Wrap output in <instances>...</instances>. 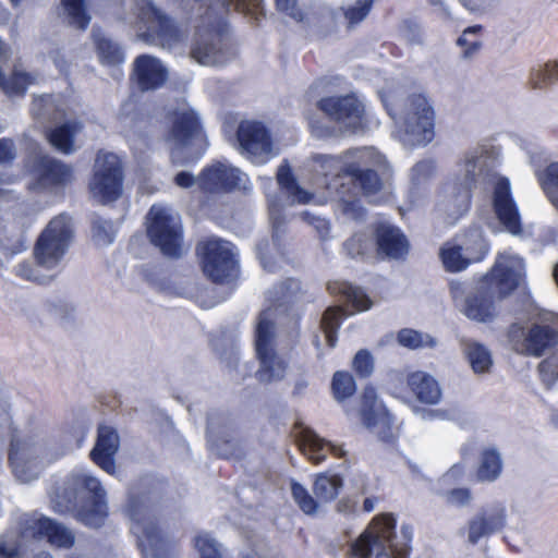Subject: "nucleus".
Masks as SVG:
<instances>
[{"instance_id":"10","label":"nucleus","mask_w":558,"mask_h":558,"mask_svg":"<svg viewBox=\"0 0 558 558\" xmlns=\"http://www.w3.org/2000/svg\"><path fill=\"white\" fill-rule=\"evenodd\" d=\"M72 238L71 220L64 215L53 218L37 239L34 256L47 268H57L64 258Z\"/></svg>"},{"instance_id":"49","label":"nucleus","mask_w":558,"mask_h":558,"mask_svg":"<svg viewBox=\"0 0 558 558\" xmlns=\"http://www.w3.org/2000/svg\"><path fill=\"white\" fill-rule=\"evenodd\" d=\"M291 495L300 510L305 514H315L318 509V500L300 483L291 481Z\"/></svg>"},{"instance_id":"12","label":"nucleus","mask_w":558,"mask_h":558,"mask_svg":"<svg viewBox=\"0 0 558 558\" xmlns=\"http://www.w3.org/2000/svg\"><path fill=\"white\" fill-rule=\"evenodd\" d=\"M147 234L153 244L163 255L179 257L182 255V228L177 215L166 207L155 205L148 214Z\"/></svg>"},{"instance_id":"15","label":"nucleus","mask_w":558,"mask_h":558,"mask_svg":"<svg viewBox=\"0 0 558 558\" xmlns=\"http://www.w3.org/2000/svg\"><path fill=\"white\" fill-rule=\"evenodd\" d=\"M242 171L229 162L215 161L198 175V187L208 194H227L239 187Z\"/></svg>"},{"instance_id":"31","label":"nucleus","mask_w":558,"mask_h":558,"mask_svg":"<svg viewBox=\"0 0 558 558\" xmlns=\"http://www.w3.org/2000/svg\"><path fill=\"white\" fill-rule=\"evenodd\" d=\"M482 283L483 286H495L499 293L505 296L519 287V279L513 268L496 263L492 269L483 276Z\"/></svg>"},{"instance_id":"57","label":"nucleus","mask_w":558,"mask_h":558,"mask_svg":"<svg viewBox=\"0 0 558 558\" xmlns=\"http://www.w3.org/2000/svg\"><path fill=\"white\" fill-rule=\"evenodd\" d=\"M114 227L111 221L96 220L93 223V236L99 245H108L112 243L114 238Z\"/></svg>"},{"instance_id":"40","label":"nucleus","mask_w":558,"mask_h":558,"mask_svg":"<svg viewBox=\"0 0 558 558\" xmlns=\"http://www.w3.org/2000/svg\"><path fill=\"white\" fill-rule=\"evenodd\" d=\"M82 125L78 122H68L59 128H56L48 135L49 142L58 150L69 154L74 150L73 137L76 133L81 132Z\"/></svg>"},{"instance_id":"7","label":"nucleus","mask_w":558,"mask_h":558,"mask_svg":"<svg viewBox=\"0 0 558 558\" xmlns=\"http://www.w3.org/2000/svg\"><path fill=\"white\" fill-rule=\"evenodd\" d=\"M386 110L404 133V140L412 145H426L435 136V112L428 99L422 94L407 98L404 114L399 122L398 113L385 104Z\"/></svg>"},{"instance_id":"44","label":"nucleus","mask_w":558,"mask_h":558,"mask_svg":"<svg viewBox=\"0 0 558 558\" xmlns=\"http://www.w3.org/2000/svg\"><path fill=\"white\" fill-rule=\"evenodd\" d=\"M465 355L475 374H485L490 371L493 360L488 349L478 342H470L465 347Z\"/></svg>"},{"instance_id":"50","label":"nucleus","mask_w":558,"mask_h":558,"mask_svg":"<svg viewBox=\"0 0 558 558\" xmlns=\"http://www.w3.org/2000/svg\"><path fill=\"white\" fill-rule=\"evenodd\" d=\"M193 544L199 558H222L221 545L208 533L196 535Z\"/></svg>"},{"instance_id":"14","label":"nucleus","mask_w":558,"mask_h":558,"mask_svg":"<svg viewBox=\"0 0 558 558\" xmlns=\"http://www.w3.org/2000/svg\"><path fill=\"white\" fill-rule=\"evenodd\" d=\"M138 17L146 25L149 36L156 38L163 48L171 49L185 37L151 0H141Z\"/></svg>"},{"instance_id":"32","label":"nucleus","mask_w":558,"mask_h":558,"mask_svg":"<svg viewBox=\"0 0 558 558\" xmlns=\"http://www.w3.org/2000/svg\"><path fill=\"white\" fill-rule=\"evenodd\" d=\"M504 462L500 452L493 447L484 448L478 458L475 476L478 482H495L501 474Z\"/></svg>"},{"instance_id":"42","label":"nucleus","mask_w":558,"mask_h":558,"mask_svg":"<svg viewBox=\"0 0 558 558\" xmlns=\"http://www.w3.org/2000/svg\"><path fill=\"white\" fill-rule=\"evenodd\" d=\"M484 26L476 24L463 29L462 34L457 39V46L462 49V57L464 59L473 58L483 48L482 36Z\"/></svg>"},{"instance_id":"26","label":"nucleus","mask_w":558,"mask_h":558,"mask_svg":"<svg viewBox=\"0 0 558 558\" xmlns=\"http://www.w3.org/2000/svg\"><path fill=\"white\" fill-rule=\"evenodd\" d=\"M25 533L38 538L47 537L50 544L58 547L69 548L74 544L73 533L48 518L34 520Z\"/></svg>"},{"instance_id":"52","label":"nucleus","mask_w":558,"mask_h":558,"mask_svg":"<svg viewBox=\"0 0 558 558\" xmlns=\"http://www.w3.org/2000/svg\"><path fill=\"white\" fill-rule=\"evenodd\" d=\"M31 111L36 120H56L61 109L51 96H46L35 98Z\"/></svg>"},{"instance_id":"48","label":"nucleus","mask_w":558,"mask_h":558,"mask_svg":"<svg viewBox=\"0 0 558 558\" xmlns=\"http://www.w3.org/2000/svg\"><path fill=\"white\" fill-rule=\"evenodd\" d=\"M556 81H558V61H548L544 66L531 73L530 85L533 89H542Z\"/></svg>"},{"instance_id":"37","label":"nucleus","mask_w":558,"mask_h":558,"mask_svg":"<svg viewBox=\"0 0 558 558\" xmlns=\"http://www.w3.org/2000/svg\"><path fill=\"white\" fill-rule=\"evenodd\" d=\"M94 43L98 59L104 65L116 66L124 61L120 46L104 33L94 32Z\"/></svg>"},{"instance_id":"18","label":"nucleus","mask_w":558,"mask_h":558,"mask_svg":"<svg viewBox=\"0 0 558 558\" xmlns=\"http://www.w3.org/2000/svg\"><path fill=\"white\" fill-rule=\"evenodd\" d=\"M168 70L162 62L151 56H138L133 62L132 81L141 92L155 90L168 80Z\"/></svg>"},{"instance_id":"13","label":"nucleus","mask_w":558,"mask_h":558,"mask_svg":"<svg viewBox=\"0 0 558 558\" xmlns=\"http://www.w3.org/2000/svg\"><path fill=\"white\" fill-rule=\"evenodd\" d=\"M291 436L301 453L315 465L325 461L328 456L340 459L344 458L347 454L342 446L322 438L302 422L294 423L291 429Z\"/></svg>"},{"instance_id":"39","label":"nucleus","mask_w":558,"mask_h":558,"mask_svg":"<svg viewBox=\"0 0 558 558\" xmlns=\"http://www.w3.org/2000/svg\"><path fill=\"white\" fill-rule=\"evenodd\" d=\"M463 251L472 264L482 262L489 253V243L482 231L470 230L464 235Z\"/></svg>"},{"instance_id":"64","label":"nucleus","mask_w":558,"mask_h":558,"mask_svg":"<svg viewBox=\"0 0 558 558\" xmlns=\"http://www.w3.org/2000/svg\"><path fill=\"white\" fill-rule=\"evenodd\" d=\"M19 555V545L14 537H7L0 542V557L14 558Z\"/></svg>"},{"instance_id":"61","label":"nucleus","mask_w":558,"mask_h":558,"mask_svg":"<svg viewBox=\"0 0 558 558\" xmlns=\"http://www.w3.org/2000/svg\"><path fill=\"white\" fill-rule=\"evenodd\" d=\"M279 11L286 13L295 21H303L304 13L296 5L298 0H275Z\"/></svg>"},{"instance_id":"21","label":"nucleus","mask_w":558,"mask_h":558,"mask_svg":"<svg viewBox=\"0 0 558 558\" xmlns=\"http://www.w3.org/2000/svg\"><path fill=\"white\" fill-rule=\"evenodd\" d=\"M506 508L502 505L482 510L469 521V542L475 545L482 537L501 531L506 525Z\"/></svg>"},{"instance_id":"17","label":"nucleus","mask_w":558,"mask_h":558,"mask_svg":"<svg viewBox=\"0 0 558 558\" xmlns=\"http://www.w3.org/2000/svg\"><path fill=\"white\" fill-rule=\"evenodd\" d=\"M407 384L410 392L423 404H437L441 398V390L433 376L422 371L410 373L393 372L390 375L389 384L395 389Z\"/></svg>"},{"instance_id":"47","label":"nucleus","mask_w":558,"mask_h":558,"mask_svg":"<svg viewBox=\"0 0 558 558\" xmlns=\"http://www.w3.org/2000/svg\"><path fill=\"white\" fill-rule=\"evenodd\" d=\"M331 391L336 400L343 401L356 391V384L352 374L347 371H337L331 380Z\"/></svg>"},{"instance_id":"2","label":"nucleus","mask_w":558,"mask_h":558,"mask_svg":"<svg viewBox=\"0 0 558 558\" xmlns=\"http://www.w3.org/2000/svg\"><path fill=\"white\" fill-rule=\"evenodd\" d=\"M57 457L43 428L34 426L12 433L9 462L20 482L28 483L35 480L41 466Z\"/></svg>"},{"instance_id":"9","label":"nucleus","mask_w":558,"mask_h":558,"mask_svg":"<svg viewBox=\"0 0 558 558\" xmlns=\"http://www.w3.org/2000/svg\"><path fill=\"white\" fill-rule=\"evenodd\" d=\"M196 251L204 275L213 282L227 283L239 276V260L230 242L209 239L199 243Z\"/></svg>"},{"instance_id":"38","label":"nucleus","mask_w":558,"mask_h":558,"mask_svg":"<svg viewBox=\"0 0 558 558\" xmlns=\"http://www.w3.org/2000/svg\"><path fill=\"white\" fill-rule=\"evenodd\" d=\"M347 315L345 310L340 305L329 306L324 312L320 320V328L329 348L336 347L338 341V330Z\"/></svg>"},{"instance_id":"11","label":"nucleus","mask_w":558,"mask_h":558,"mask_svg":"<svg viewBox=\"0 0 558 558\" xmlns=\"http://www.w3.org/2000/svg\"><path fill=\"white\" fill-rule=\"evenodd\" d=\"M88 187L92 197L100 204L114 202L122 195L123 173L117 155L111 153L97 155Z\"/></svg>"},{"instance_id":"55","label":"nucleus","mask_w":558,"mask_h":558,"mask_svg":"<svg viewBox=\"0 0 558 558\" xmlns=\"http://www.w3.org/2000/svg\"><path fill=\"white\" fill-rule=\"evenodd\" d=\"M373 4L374 0H356L354 5L344 10L343 15L351 26L356 25L368 15Z\"/></svg>"},{"instance_id":"25","label":"nucleus","mask_w":558,"mask_h":558,"mask_svg":"<svg viewBox=\"0 0 558 558\" xmlns=\"http://www.w3.org/2000/svg\"><path fill=\"white\" fill-rule=\"evenodd\" d=\"M119 448L118 433L110 426L101 425L98 428V437L90 452L92 460L109 474L116 472L113 456Z\"/></svg>"},{"instance_id":"5","label":"nucleus","mask_w":558,"mask_h":558,"mask_svg":"<svg viewBox=\"0 0 558 558\" xmlns=\"http://www.w3.org/2000/svg\"><path fill=\"white\" fill-rule=\"evenodd\" d=\"M128 511L131 531L137 538L144 558H167L173 546L159 529L148 501L132 498Z\"/></svg>"},{"instance_id":"41","label":"nucleus","mask_w":558,"mask_h":558,"mask_svg":"<svg viewBox=\"0 0 558 558\" xmlns=\"http://www.w3.org/2000/svg\"><path fill=\"white\" fill-rule=\"evenodd\" d=\"M439 257L445 269L449 272H460L465 270L472 262L463 256V247L458 244L446 243L439 252Z\"/></svg>"},{"instance_id":"4","label":"nucleus","mask_w":558,"mask_h":558,"mask_svg":"<svg viewBox=\"0 0 558 558\" xmlns=\"http://www.w3.org/2000/svg\"><path fill=\"white\" fill-rule=\"evenodd\" d=\"M366 153L363 149H353L343 156L320 155L316 160L325 171V177L333 174L336 178H349L354 186H357L364 196L378 194L383 189V181L378 172L366 166Z\"/></svg>"},{"instance_id":"59","label":"nucleus","mask_w":558,"mask_h":558,"mask_svg":"<svg viewBox=\"0 0 558 558\" xmlns=\"http://www.w3.org/2000/svg\"><path fill=\"white\" fill-rule=\"evenodd\" d=\"M343 248L351 258H363L368 251V241L362 234H354L344 242Z\"/></svg>"},{"instance_id":"8","label":"nucleus","mask_w":558,"mask_h":558,"mask_svg":"<svg viewBox=\"0 0 558 558\" xmlns=\"http://www.w3.org/2000/svg\"><path fill=\"white\" fill-rule=\"evenodd\" d=\"M316 108L329 121L350 134H356L367 128L366 107L353 92L345 95L322 97L317 100Z\"/></svg>"},{"instance_id":"3","label":"nucleus","mask_w":558,"mask_h":558,"mask_svg":"<svg viewBox=\"0 0 558 558\" xmlns=\"http://www.w3.org/2000/svg\"><path fill=\"white\" fill-rule=\"evenodd\" d=\"M396 519L391 513H381L372 520L367 529L352 544L351 550L357 558H408L411 551V536L402 531L407 541L396 543Z\"/></svg>"},{"instance_id":"54","label":"nucleus","mask_w":558,"mask_h":558,"mask_svg":"<svg viewBox=\"0 0 558 558\" xmlns=\"http://www.w3.org/2000/svg\"><path fill=\"white\" fill-rule=\"evenodd\" d=\"M375 367V361L367 349L359 350L352 360V369L360 378L372 376Z\"/></svg>"},{"instance_id":"33","label":"nucleus","mask_w":558,"mask_h":558,"mask_svg":"<svg viewBox=\"0 0 558 558\" xmlns=\"http://www.w3.org/2000/svg\"><path fill=\"white\" fill-rule=\"evenodd\" d=\"M59 16L77 29H86L92 16L86 0H61Z\"/></svg>"},{"instance_id":"20","label":"nucleus","mask_w":558,"mask_h":558,"mask_svg":"<svg viewBox=\"0 0 558 558\" xmlns=\"http://www.w3.org/2000/svg\"><path fill=\"white\" fill-rule=\"evenodd\" d=\"M241 413L229 410L209 416L207 437L211 447L219 448L220 442L230 444L239 439L241 434Z\"/></svg>"},{"instance_id":"35","label":"nucleus","mask_w":558,"mask_h":558,"mask_svg":"<svg viewBox=\"0 0 558 558\" xmlns=\"http://www.w3.org/2000/svg\"><path fill=\"white\" fill-rule=\"evenodd\" d=\"M198 121L195 112L190 109H182L174 112L171 137L178 145H185L197 131Z\"/></svg>"},{"instance_id":"19","label":"nucleus","mask_w":558,"mask_h":558,"mask_svg":"<svg viewBox=\"0 0 558 558\" xmlns=\"http://www.w3.org/2000/svg\"><path fill=\"white\" fill-rule=\"evenodd\" d=\"M374 234L378 256L393 260H401L407 257L410 244L399 227L378 223L375 227Z\"/></svg>"},{"instance_id":"56","label":"nucleus","mask_w":558,"mask_h":558,"mask_svg":"<svg viewBox=\"0 0 558 558\" xmlns=\"http://www.w3.org/2000/svg\"><path fill=\"white\" fill-rule=\"evenodd\" d=\"M361 417L363 424L368 428L375 427L379 423L390 425L392 421L391 415L386 409L378 411L374 408L373 404L363 407L361 411Z\"/></svg>"},{"instance_id":"60","label":"nucleus","mask_w":558,"mask_h":558,"mask_svg":"<svg viewBox=\"0 0 558 558\" xmlns=\"http://www.w3.org/2000/svg\"><path fill=\"white\" fill-rule=\"evenodd\" d=\"M133 111H134V105L132 102H125L122 106L120 119H121V123L124 125V128H129L130 131H133V129H134V132H135L137 129V125L144 124L145 121L142 118H140V116L137 113H134Z\"/></svg>"},{"instance_id":"6","label":"nucleus","mask_w":558,"mask_h":558,"mask_svg":"<svg viewBox=\"0 0 558 558\" xmlns=\"http://www.w3.org/2000/svg\"><path fill=\"white\" fill-rule=\"evenodd\" d=\"M270 316V310L260 312L254 337L255 354L259 362L255 377L262 384L282 380L289 366L288 362L276 351L275 323L269 318Z\"/></svg>"},{"instance_id":"24","label":"nucleus","mask_w":558,"mask_h":558,"mask_svg":"<svg viewBox=\"0 0 558 558\" xmlns=\"http://www.w3.org/2000/svg\"><path fill=\"white\" fill-rule=\"evenodd\" d=\"M34 175L39 186L53 187L71 183L73 180V170L70 166L61 161L44 156L37 161Z\"/></svg>"},{"instance_id":"22","label":"nucleus","mask_w":558,"mask_h":558,"mask_svg":"<svg viewBox=\"0 0 558 558\" xmlns=\"http://www.w3.org/2000/svg\"><path fill=\"white\" fill-rule=\"evenodd\" d=\"M246 155L254 163H265L274 156L271 134L262 122L246 121Z\"/></svg>"},{"instance_id":"27","label":"nucleus","mask_w":558,"mask_h":558,"mask_svg":"<svg viewBox=\"0 0 558 558\" xmlns=\"http://www.w3.org/2000/svg\"><path fill=\"white\" fill-rule=\"evenodd\" d=\"M11 54L10 48L0 40V87L8 96H20L25 93L29 84L35 82V77L15 68L10 77L5 80L2 72Z\"/></svg>"},{"instance_id":"30","label":"nucleus","mask_w":558,"mask_h":558,"mask_svg":"<svg viewBox=\"0 0 558 558\" xmlns=\"http://www.w3.org/2000/svg\"><path fill=\"white\" fill-rule=\"evenodd\" d=\"M328 292L339 296L345 304L351 305L355 311H366L372 306L368 295L357 287L345 281H330L327 284Z\"/></svg>"},{"instance_id":"45","label":"nucleus","mask_w":558,"mask_h":558,"mask_svg":"<svg viewBox=\"0 0 558 558\" xmlns=\"http://www.w3.org/2000/svg\"><path fill=\"white\" fill-rule=\"evenodd\" d=\"M244 120L240 113L226 112L222 116L223 132L228 141L235 146L241 154L244 153V138L242 136V128Z\"/></svg>"},{"instance_id":"16","label":"nucleus","mask_w":558,"mask_h":558,"mask_svg":"<svg viewBox=\"0 0 558 558\" xmlns=\"http://www.w3.org/2000/svg\"><path fill=\"white\" fill-rule=\"evenodd\" d=\"M493 208L499 222L509 233L520 235L523 232L519 208L512 197L510 181L506 177H500L495 183Z\"/></svg>"},{"instance_id":"28","label":"nucleus","mask_w":558,"mask_h":558,"mask_svg":"<svg viewBox=\"0 0 558 558\" xmlns=\"http://www.w3.org/2000/svg\"><path fill=\"white\" fill-rule=\"evenodd\" d=\"M524 342L526 353L539 357L558 343V330L550 325L534 324L529 329Z\"/></svg>"},{"instance_id":"23","label":"nucleus","mask_w":558,"mask_h":558,"mask_svg":"<svg viewBox=\"0 0 558 558\" xmlns=\"http://www.w3.org/2000/svg\"><path fill=\"white\" fill-rule=\"evenodd\" d=\"M461 312L473 322L484 324L494 322L497 316L494 294L483 288L469 293L463 301Z\"/></svg>"},{"instance_id":"43","label":"nucleus","mask_w":558,"mask_h":558,"mask_svg":"<svg viewBox=\"0 0 558 558\" xmlns=\"http://www.w3.org/2000/svg\"><path fill=\"white\" fill-rule=\"evenodd\" d=\"M240 331L236 332L228 330L223 331L219 338L213 341V345L220 356L229 364L232 365V360L236 356L235 364L239 363L240 354Z\"/></svg>"},{"instance_id":"51","label":"nucleus","mask_w":558,"mask_h":558,"mask_svg":"<svg viewBox=\"0 0 558 558\" xmlns=\"http://www.w3.org/2000/svg\"><path fill=\"white\" fill-rule=\"evenodd\" d=\"M537 178L545 194L550 198L553 204L557 206L558 199L554 197V193L558 192V162L554 161L547 165L545 169L538 173Z\"/></svg>"},{"instance_id":"58","label":"nucleus","mask_w":558,"mask_h":558,"mask_svg":"<svg viewBox=\"0 0 558 558\" xmlns=\"http://www.w3.org/2000/svg\"><path fill=\"white\" fill-rule=\"evenodd\" d=\"M538 373L544 384L551 386L558 380V357L555 355L544 359L538 364Z\"/></svg>"},{"instance_id":"1","label":"nucleus","mask_w":558,"mask_h":558,"mask_svg":"<svg viewBox=\"0 0 558 558\" xmlns=\"http://www.w3.org/2000/svg\"><path fill=\"white\" fill-rule=\"evenodd\" d=\"M106 492L100 482L85 472H73L51 494L56 511H76L77 519L87 526L99 527L108 515Z\"/></svg>"},{"instance_id":"53","label":"nucleus","mask_w":558,"mask_h":558,"mask_svg":"<svg viewBox=\"0 0 558 558\" xmlns=\"http://www.w3.org/2000/svg\"><path fill=\"white\" fill-rule=\"evenodd\" d=\"M397 341L401 347L410 350H416L424 345L433 347L435 343L432 338L425 341L423 333L412 328L400 329L397 333Z\"/></svg>"},{"instance_id":"29","label":"nucleus","mask_w":558,"mask_h":558,"mask_svg":"<svg viewBox=\"0 0 558 558\" xmlns=\"http://www.w3.org/2000/svg\"><path fill=\"white\" fill-rule=\"evenodd\" d=\"M191 56L202 65H218L228 60L216 34H210L208 38L199 37L192 48Z\"/></svg>"},{"instance_id":"63","label":"nucleus","mask_w":558,"mask_h":558,"mask_svg":"<svg viewBox=\"0 0 558 558\" xmlns=\"http://www.w3.org/2000/svg\"><path fill=\"white\" fill-rule=\"evenodd\" d=\"M246 17H252L254 24L258 25L265 17L264 0H246Z\"/></svg>"},{"instance_id":"34","label":"nucleus","mask_w":558,"mask_h":558,"mask_svg":"<svg viewBox=\"0 0 558 558\" xmlns=\"http://www.w3.org/2000/svg\"><path fill=\"white\" fill-rule=\"evenodd\" d=\"M277 182L292 204H307L313 198V194L300 186L287 162L278 168Z\"/></svg>"},{"instance_id":"46","label":"nucleus","mask_w":558,"mask_h":558,"mask_svg":"<svg viewBox=\"0 0 558 558\" xmlns=\"http://www.w3.org/2000/svg\"><path fill=\"white\" fill-rule=\"evenodd\" d=\"M3 191L0 190V196ZM0 250L7 254H17L24 250L22 232L17 228L3 225L0 220Z\"/></svg>"},{"instance_id":"62","label":"nucleus","mask_w":558,"mask_h":558,"mask_svg":"<svg viewBox=\"0 0 558 558\" xmlns=\"http://www.w3.org/2000/svg\"><path fill=\"white\" fill-rule=\"evenodd\" d=\"M471 500V492L469 488H453L447 494V501L454 506H464Z\"/></svg>"},{"instance_id":"36","label":"nucleus","mask_w":558,"mask_h":558,"mask_svg":"<svg viewBox=\"0 0 558 558\" xmlns=\"http://www.w3.org/2000/svg\"><path fill=\"white\" fill-rule=\"evenodd\" d=\"M342 487L341 475L323 472L316 475L312 489L318 501L330 502L338 497Z\"/></svg>"}]
</instances>
